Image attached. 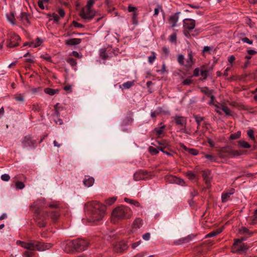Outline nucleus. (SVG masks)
Returning a JSON list of instances; mask_svg holds the SVG:
<instances>
[{
	"mask_svg": "<svg viewBox=\"0 0 257 257\" xmlns=\"http://www.w3.org/2000/svg\"><path fill=\"white\" fill-rule=\"evenodd\" d=\"M89 214V221L96 222L101 220L105 213L106 206L99 203L96 201H93L87 204Z\"/></svg>",
	"mask_w": 257,
	"mask_h": 257,
	"instance_id": "1",
	"label": "nucleus"
},
{
	"mask_svg": "<svg viewBox=\"0 0 257 257\" xmlns=\"http://www.w3.org/2000/svg\"><path fill=\"white\" fill-rule=\"evenodd\" d=\"M130 211V208L123 205L116 207L112 212V220L115 221L116 220H121L129 218L131 216V215L128 214Z\"/></svg>",
	"mask_w": 257,
	"mask_h": 257,
	"instance_id": "2",
	"label": "nucleus"
},
{
	"mask_svg": "<svg viewBox=\"0 0 257 257\" xmlns=\"http://www.w3.org/2000/svg\"><path fill=\"white\" fill-rule=\"evenodd\" d=\"M24 248L29 250L44 251L48 248L47 245L41 242H37L35 240H29L25 242Z\"/></svg>",
	"mask_w": 257,
	"mask_h": 257,
	"instance_id": "3",
	"label": "nucleus"
},
{
	"mask_svg": "<svg viewBox=\"0 0 257 257\" xmlns=\"http://www.w3.org/2000/svg\"><path fill=\"white\" fill-rule=\"evenodd\" d=\"M244 240L245 239L243 238L235 240L232 248L233 252L240 253L247 250V245L242 243V241Z\"/></svg>",
	"mask_w": 257,
	"mask_h": 257,
	"instance_id": "4",
	"label": "nucleus"
},
{
	"mask_svg": "<svg viewBox=\"0 0 257 257\" xmlns=\"http://www.w3.org/2000/svg\"><path fill=\"white\" fill-rule=\"evenodd\" d=\"M95 11L86 7L83 8L80 12V17L87 21L91 20L95 16Z\"/></svg>",
	"mask_w": 257,
	"mask_h": 257,
	"instance_id": "5",
	"label": "nucleus"
},
{
	"mask_svg": "<svg viewBox=\"0 0 257 257\" xmlns=\"http://www.w3.org/2000/svg\"><path fill=\"white\" fill-rule=\"evenodd\" d=\"M21 144L23 148H35L36 146V141L33 139L31 135H28L22 139Z\"/></svg>",
	"mask_w": 257,
	"mask_h": 257,
	"instance_id": "6",
	"label": "nucleus"
},
{
	"mask_svg": "<svg viewBox=\"0 0 257 257\" xmlns=\"http://www.w3.org/2000/svg\"><path fill=\"white\" fill-rule=\"evenodd\" d=\"M51 209L49 212H47V215L51 217L54 221L56 220L59 216V213L57 210H53L54 208H57L59 206L58 204L53 203L47 205Z\"/></svg>",
	"mask_w": 257,
	"mask_h": 257,
	"instance_id": "7",
	"label": "nucleus"
},
{
	"mask_svg": "<svg viewBox=\"0 0 257 257\" xmlns=\"http://www.w3.org/2000/svg\"><path fill=\"white\" fill-rule=\"evenodd\" d=\"M20 37L15 34H10L8 41L7 47L13 48L18 46Z\"/></svg>",
	"mask_w": 257,
	"mask_h": 257,
	"instance_id": "8",
	"label": "nucleus"
},
{
	"mask_svg": "<svg viewBox=\"0 0 257 257\" xmlns=\"http://www.w3.org/2000/svg\"><path fill=\"white\" fill-rule=\"evenodd\" d=\"M75 247V250L81 251L84 250L88 245V242L86 240L83 239H78L74 240Z\"/></svg>",
	"mask_w": 257,
	"mask_h": 257,
	"instance_id": "9",
	"label": "nucleus"
},
{
	"mask_svg": "<svg viewBox=\"0 0 257 257\" xmlns=\"http://www.w3.org/2000/svg\"><path fill=\"white\" fill-rule=\"evenodd\" d=\"M64 250L67 253H71L75 250V243L74 240H68L63 244Z\"/></svg>",
	"mask_w": 257,
	"mask_h": 257,
	"instance_id": "10",
	"label": "nucleus"
},
{
	"mask_svg": "<svg viewBox=\"0 0 257 257\" xmlns=\"http://www.w3.org/2000/svg\"><path fill=\"white\" fill-rule=\"evenodd\" d=\"M235 192V190L233 188L230 189L229 191L224 192L221 195V202L225 203L227 201L231 200V195H233Z\"/></svg>",
	"mask_w": 257,
	"mask_h": 257,
	"instance_id": "11",
	"label": "nucleus"
},
{
	"mask_svg": "<svg viewBox=\"0 0 257 257\" xmlns=\"http://www.w3.org/2000/svg\"><path fill=\"white\" fill-rule=\"evenodd\" d=\"M174 119L177 125H181L184 127V128L181 130V132L184 133L187 122L186 118L180 116H175L174 117Z\"/></svg>",
	"mask_w": 257,
	"mask_h": 257,
	"instance_id": "12",
	"label": "nucleus"
},
{
	"mask_svg": "<svg viewBox=\"0 0 257 257\" xmlns=\"http://www.w3.org/2000/svg\"><path fill=\"white\" fill-rule=\"evenodd\" d=\"M195 26V20L191 19H185L183 21V27L189 30H193Z\"/></svg>",
	"mask_w": 257,
	"mask_h": 257,
	"instance_id": "13",
	"label": "nucleus"
},
{
	"mask_svg": "<svg viewBox=\"0 0 257 257\" xmlns=\"http://www.w3.org/2000/svg\"><path fill=\"white\" fill-rule=\"evenodd\" d=\"M229 151L230 148L229 147L221 148L218 150V156L222 159L230 158Z\"/></svg>",
	"mask_w": 257,
	"mask_h": 257,
	"instance_id": "14",
	"label": "nucleus"
},
{
	"mask_svg": "<svg viewBox=\"0 0 257 257\" xmlns=\"http://www.w3.org/2000/svg\"><path fill=\"white\" fill-rule=\"evenodd\" d=\"M195 60L193 58V53L191 51H189L187 58L185 60V67L190 68L195 63Z\"/></svg>",
	"mask_w": 257,
	"mask_h": 257,
	"instance_id": "15",
	"label": "nucleus"
},
{
	"mask_svg": "<svg viewBox=\"0 0 257 257\" xmlns=\"http://www.w3.org/2000/svg\"><path fill=\"white\" fill-rule=\"evenodd\" d=\"M180 14V12H177L169 17L168 21L172 27H175L177 26L176 24L178 21Z\"/></svg>",
	"mask_w": 257,
	"mask_h": 257,
	"instance_id": "16",
	"label": "nucleus"
},
{
	"mask_svg": "<svg viewBox=\"0 0 257 257\" xmlns=\"http://www.w3.org/2000/svg\"><path fill=\"white\" fill-rule=\"evenodd\" d=\"M114 248L116 252H122L127 249V246L124 242L122 241L116 243Z\"/></svg>",
	"mask_w": 257,
	"mask_h": 257,
	"instance_id": "17",
	"label": "nucleus"
},
{
	"mask_svg": "<svg viewBox=\"0 0 257 257\" xmlns=\"http://www.w3.org/2000/svg\"><path fill=\"white\" fill-rule=\"evenodd\" d=\"M94 178L89 176H85L83 181L84 185L87 187L92 186L94 183Z\"/></svg>",
	"mask_w": 257,
	"mask_h": 257,
	"instance_id": "18",
	"label": "nucleus"
},
{
	"mask_svg": "<svg viewBox=\"0 0 257 257\" xmlns=\"http://www.w3.org/2000/svg\"><path fill=\"white\" fill-rule=\"evenodd\" d=\"M81 40L79 38H72L65 41V44L67 45L75 46L79 44Z\"/></svg>",
	"mask_w": 257,
	"mask_h": 257,
	"instance_id": "19",
	"label": "nucleus"
},
{
	"mask_svg": "<svg viewBox=\"0 0 257 257\" xmlns=\"http://www.w3.org/2000/svg\"><path fill=\"white\" fill-rule=\"evenodd\" d=\"M156 145L158 147V149L161 151V149L165 150L169 146L168 142L166 140H163L161 141H156Z\"/></svg>",
	"mask_w": 257,
	"mask_h": 257,
	"instance_id": "20",
	"label": "nucleus"
},
{
	"mask_svg": "<svg viewBox=\"0 0 257 257\" xmlns=\"http://www.w3.org/2000/svg\"><path fill=\"white\" fill-rule=\"evenodd\" d=\"M43 42V41L42 39L40 38H37L36 40L29 42V46L33 48H36L39 46H40L42 43Z\"/></svg>",
	"mask_w": 257,
	"mask_h": 257,
	"instance_id": "21",
	"label": "nucleus"
},
{
	"mask_svg": "<svg viewBox=\"0 0 257 257\" xmlns=\"http://www.w3.org/2000/svg\"><path fill=\"white\" fill-rule=\"evenodd\" d=\"M29 16L27 13L25 12L21 13L19 18L22 22L24 24H29Z\"/></svg>",
	"mask_w": 257,
	"mask_h": 257,
	"instance_id": "22",
	"label": "nucleus"
},
{
	"mask_svg": "<svg viewBox=\"0 0 257 257\" xmlns=\"http://www.w3.org/2000/svg\"><path fill=\"white\" fill-rule=\"evenodd\" d=\"M152 145L156 146L157 148H156L151 146L149 148V151L152 155H156L158 154L160 151L158 149V147L156 144L153 143Z\"/></svg>",
	"mask_w": 257,
	"mask_h": 257,
	"instance_id": "23",
	"label": "nucleus"
},
{
	"mask_svg": "<svg viewBox=\"0 0 257 257\" xmlns=\"http://www.w3.org/2000/svg\"><path fill=\"white\" fill-rule=\"evenodd\" d=\"M230 158H234L239 156L243 154L242 151L233 150L230 148Z\"/></svg>",
	"mask_w": 257,
	"mask_h": 257,
	"instance_id": "24",
	"label": "nucleus"
},
{
	"mask_svg": "<svg viewBox=\"0 0 257 257\" xmlns=\"http://www.w3.org/2000/svg\"><path fill=\"white\" fill-rule=\"evenodd\" d=\"M143 225V220L138 218L133 222V227L135 229L140 228Z\"/></svg>",
	"mask_w": 257,
	"mask_h": 257,
	"instance_id": "25",
	"label": "nucleus"
},
{
	"mask_svg": "<svg viewBox=\"0 0 257 257\" xmlns=\"http://www.w3.org/2000/svg\"><path fill=\"white\" fill-rule=\"evenodd\" d=\"M145 173L143 171H139L136 172L134 175V177L135 180L139 181L144 179Z\"/></svg>",
	"mask_w": 257,
	"mask_h": 257,
	"instance_id": "26",
	"label": "nucleus"
},
{
	"mask_svg": "<svg viewBox=\"0 0 257 257\" xmlns=\"http://www.w3.org/2000/svg\"><path fill=\"white\" fill-rule=\"evenodd\" d=\"M124 200L126 203L133 204L135 206L142 208V206L140 203L136 200H132L128 198H124Z\"/></svg>",
	"mask_w": 257,
	"mask_h": 257,
	"instance_id": "27",
	"label": "nucleus"
},
{
	"mask_svg": "<svg viewBox=\"0 0 257 257\" xmlns=\"http://www.w3.org/2000/svg\"><path fill=\"white\" fill-rule=\"evenodd\" d=\"M238 144L240 147L244 149H249L251 147V146L247 142L244 140H240L238 141Z\"/></svg>",
	"mask_w": 257,
	"mask_h": 257,
	"instance_id": "28",
	"label": "nucleus"
},
{
	"mask_svg": "<svg viewBox=\"0 0 257 257\" xmlns=\"http://www.w3.org/2000/svg\"><path fill=\"white\" fill-rule=\"evenodd\" d=\"M44 92L49 95H53L58 92V90L50 88H46L45 89Z\"/></svg>",
	"mask_w": 257,
	"mask_h": 257,
	"instance_id": "29",
	"label": "nucleus"
},
{
	"mask_svg": "<svg viewBox=\"0 0 257 257\" xmlns=\"http://www.w3.org/2000/svg\"><path fill=\"white\" fill-rule=\"evenodd\" d=\"M184 56L182 54H179L178 56L177 61L179 64L182 66L185 67V61H184Z\"/></svg>",
	"mask_w": 257,
	"mask_h": 257,
	"instance_id": "30",
	"label": "nucleus"
},
{
	"mask_svg": "<svg viewBox=\"0 0 257 257\" xmlns=\"http://www.w3.org/2000/svg\"><path fill=\"white\" fill-rule=\"evenodd\" d=\"M241 136V132L238 131L235 133H233L230 135L229 137V139L230 140H233L239 138Z\"/></svg>",
	"mask_w": 257,
	"mask_h": 257,
	"instance_id": "31",
	"label": "nucleus"
},
{
	"mask_svg": "<svg viewBox=\"0 0 257 257\" xmlns=\"http://www.w3.org/2000/svg\"><path fill=\"white\" fill-rule=\"evenodd\" d=\"M7 18L8 20L13 25L16 24L15 22V17L13 13H11L10 14L7 15Z\"/></svg>",
	"mask_w": 257,
	"mask_h": 257,
	"instance_id": "32",
	"label": "nucleus"
},
{
	"mask_svg": "<svg viewBox=\"0 0 257 257\" xmlns=\"http://www.w3.org/2000/svg\"><path fill=\"white\" fill-rule=\"evenodd\" d=\"M247 135L248 138L252 141H255V137L254 136V131L252 129H249L247 131Z\"/></svg>",
	"mask_w": 257,
	"mask_h": 257,
	"instance_id": "33",
	"label": "nucleus"
},
{
	"mask_svg": "<svg viewBox=\"0 0 257 257\" xmlns=\"http://www.w3.org/2000/svg\"><path fill=\"white\" fill-rule=\"evenodd\" d=\"M100 56L102 59H106L108 58V55L106 52L105 48H102L100 50Z\"/></svg>",
	"mask_w": 257,
	"mask_h": 257,
	"instance_id": "34",
	"label": "nucleus"
},
{
	"mask_svg": "<svg viewBox=\"0 0 257 257\" xmlns=\"http://www.w3.org/2000/svg\"><path fill=\"white\" fill-rule=\"evenodd\" d=\"M116 197H112L109 198L106 200L105 203L107 205H111L116 201Z\"/></svg>",
	"mask_w": 257,
	"mask_h": 257,
	"instance_id": "35",
	"label": "nucleus"
},
{
	"mask_svg": "<svg viewBox=\"0 0 257 257\" xmlns=\"http://www.w3.org/2000/svg\"><path fill=\"white\" fill-rule=\"evenodd\" d=\"M156 58V54L154 52H152V55L148 57V62L150 64H153Z\"/></svg>",
	"mask_w": 257,
	"mask_h": 257,
	"instance_id": "36",
	"label": "nucleus"
},
{
	"mask_svg": "<svg viewBox=\"0 0 257 257\" xmlns=\"http://www.w3.org/2000/svg\"><path fill=\"white\" fill-rule=\"evenodd\" d=\"M221 109L227 115H230V110L229 108L224 105L221 104Z\"/></svg>",
	"mask_w": 257,
	"mask_h": 257,
	"instance_id": "37",
	"label": "nucleus"
},
{
	"mask_svg": "<svg viewBox=\"0 0 257 257\" xmlns=\"http://www.w3.org/2000/svg\"><path fill=\"white\" fill-rule=\"evenodd\" d=\"M165 125H164L161 126L159 128H155V131L156 132L157 135L159 136L161 135H162L164 133V129L165 128Z\"/></svg>",
	"mask_w": 257,
	"mask_h": 257,
	"instance_id": "38",
	"label": "nucleus"
},
{
	"mask_svg": "<svg viewBox=\"0 0 257 257\" xmlns=\"http://www.w3.org/2000/svg\"><path fill=\"white\" fill-rule=\"evenodd\" d=\"M222 231L221 230H218L217 231H213L206 235V237H211L216 236L217 234L220 233Z\"/></svg>",
	"mask_w": 257,
	"mask_h": 257,
	"instance_id": "39",
	"label": "nucleus"
},
{
	"mask_svg": "<svg viewBox=\"0 0 257 257\" xmlns=\"http://www.w3.org/2000/svg\"><path fill=\"white\" fill-rule=\"evenodd\" d=\"M134 84V81H127L122 84L124 88L128 89L131 87Z\"/></svg>",
	"mask_w": 257,
	"mask_h": 257,
	"instance_id": "40",
	"label": "nucleus"
},
{
	"mask_svg": "<svg viewBox=\"0 0 257 257\" xmlns=\"http://www.w3.org/2000/svg\"><path fill=\"white\" fill-rule=\"evenodd\" d=\"M34 255V252L32 250H27L23 253L24 257H32Z\"/></svg>",
	"mask_w": 257,
	"mask_h": 257,
	"instance_id": "41",
	"label": "nucleus"
},
{
	"mask_svg": "<svg viewBox=\"0 0 257 257\" xmlns=\"http://www.w3.org/2000/svg\"><path fill=\"white\" fill-rule=\"evenodd\" d=\"M25 184L23 182L21 181H18L16 183V188L17 189H23L25 187Z\"/></svg>",
	"mask_w": 257,
	"mask_h": 257,
	"instance_id": "42",
	"label": "nucleus"
},
{
	"mask_svg": "<svg viewBox=\"0 0 257 257\" xmlns=\"http://www.w3.org/2000/svg\"><path fill=\"white\" fill-rule=\"evenodd\" d=\"M186 174L190 180H193L196 178V175L192 171H188Z\"/></svg>",
	"mask_w": 257,
	"mask_h": 257,
	"instance_id": "43",
	"label": "nucleus"
},
{
	"mask_svg": "<svg viewBox=\"0 0 257 257\" xmlns=\"http://www.w3.org/2000/svg\"><path fill=\"white\" fill-rule=\"evenodd\" d=\"M67 62L70 64L72 66H75L77 64L76 60L72 58H69L66 60Z\"/></svg>",
	"mask_w": 257,
	"mask_h": 257,
	"instance_id": "44",
	"label": "nucleus"
},
{
	"mask_svg": "<svg viewBox=\"0 0 257 257\" xmlns=\"http://www.w3.org/2000/svg\"><path fill=\"white\" fill-rule=\"evenodd\" d=\"M177 40V35L175 32L169 36V41L172 43H175Z\"/></svg>",
	"mask_w": 257,
	"mask_h": 257,
	"instance_id": "45",
	"label": "nucleus"
},
{
	"mask_svg": "<svg viewBox=\"0 0 257 257\" xmlns=\"http://www.w3.org/2000/svg\"><path fill=\"white\" fill-rule=\"evenodd\" d=\"M204 157L207 159H209L211 162H215L216 160V158L214 156L206 154L204 156Z\"/></svg>",
	"mask_w": 257,
	"mask_h": 257,
	"instance_id": "46",
	"label": "nucleus"
},
{
	"mask_svg": "<svg viewBox=\"0 0 257 257\" xmlns=\"http://www.w3.org/2000/svg\"><path fill=\"white\" fill-rule=\"evenodd\" d=\"M195 119L197 123L198 124V127L200 124V122L203 120V117L199 115H196L195 116ZM198 129V127H197Z\"/></svg>",
	"mask_w": 257,
	"mask_h": 257,
	"instance_id": "47",
	"label": "nucleus"
},
{
	"mask_svg": "<svg viewBox=\"0 0 257 257\" xmlns=\"http://www.w3.org/2000/svg\"><path fill=\"white\" fill-rule=\"evenodd\" d=\"M208 71L207 70H201L200 75L204 79H205L208 76Z\"/></svg>",
	"mask_w": 257,
	"mask_h": 257,
	"instance_id": "48",
	"label": "nucleus"
},
{
	"mask_svg": "<svg viewBox=\"0 0 257 257\" xmlns=\"http://www.w3.org/2000/svg\"><path fill=\"white\" fill-rule=\"evenodd\" d=\"M240 232L241 233L252 234V232H250L249 229L245 227H241L240 229Z\"/></svg>",
	"mask_w": 257,
	"mask_h": 257,
	"instance_id": "49",
	"label": "nucleus"
},
{
	"mask_svg": "<svg viewBox=\"0 0 257 257\" xmlns=\"http://www.w3.org/2000/svg\"><path fill=\"white\" fill-rule=\"evenodd\" d=\"M1 179L4 181H8L10 179V176L8 174H4L1 176Z\"/></svg>",
	"mask_w": 257,
	"mask_h": 257,
	"instance_id": "50",
	"label": "nucleus"
},
{
	"mask_svg": "<svg viewBox=\"0 0 257 257\" xmlns=\"http://www.w3.org/2000/svg\"><path fill=\"white\" fill-rule=\"evenodd\" d=\"M241 40L242 42H243V43H247V44H248L249 45H252V43H253L252 41V40H250L247 37L242 38Z\"/></svg>",
	"mask_w": 257,
	"mask_h": 257,
	"instance_id": "51",
	"label": "nucleus"
},
{
	"mask_svg": "<svg viewBox=\"0 0 257 257\" xmlns=\"http://www.w3.org/2000/svg\"><path fill=\"white\" fill-rule=\"evenodd\" d=\"M188 152L189 154L193 155L194 156H196L198 154V151L194 149H189L188 150Z\"/></svg>",
	"mask_w": 257,
	"mask_h": 257,
	"instance_id": "52",
	"label": "nucleus"
},
{
	"mask_svg": "<svg viewBox=\"0 0 257 257\" xmlns=\"http://www.w3.org/2000/svg\"><path fill=\"white\" fill-rule=\"evenodd\" d=\"M162 10V7L160 5H158L157 7L154 10V15L157 16L160 10Z\"/></svg>",
	"mask_w": 257,
	"mask_h": 257,
	"instance_id": "53",
	"label": "nucleus"
},
{
	"mask_svg": "<svg viewBox=\"0 0 257 257\" xmlns=\"http://www.w3.org/2000/svg\"><path fill=\"white\" fill-rule=\"evenodd\" d=\"M95 3V0H88L86 6V7L92 9V7Z\"/></svg>",
	"mask_w": 257,
	"mask_h": 257,
	"instance_id": "54",
	"label": "nucleus"
},
{
	"mask_svg": "<svg viewBox=\"0 0 257 257\" xmlns=\"http://www.w3.org/2000/svg\"><path fill=\"white\" fill-rule=\"evenodd\" d=\"M247 54L249 55H254L257 53V51L254 50L248 49L246 51Z\"/></svg>",
	"mask_w": 257,
	"mask_h": 257,
	"instance_id": "55",
	"label": "nucleus"
},
{
	"mask_svg": "<svg viewBox=\"0 0 257 257\" xmlns=\"http://www.w3.org/2000/svg\"><path fill=\"white\" fill-rule=\"evenodd\" d=\"M162 51L166 56H168L169 55L170 52L169 48L166 47H164L162 48Z\"/></svg>",
	"mask_w": 257,
	"mask_h": 257,
	"instance_id": "56",
	"label": "nucleus"
},
{
	"mask_svg": "<svg viewBox=\"0 0 257 257\" xmlns=\"http://www.w3.org/2000/svg\"><path fill=\"white\" fill-rule=\"evenodd\" d=\"M15 99L17 101L23 102L24 101V98L22 94H20L18 96L15 97Z\"/></svg>",
	"mask_w": 257,
	"mask_h": 257,
	"instance_id": "57",
	"label": "nucleus"
},
{
	"mask_svg": "<svg viewBox=\"0 0 257 257\" xmlns=\"http://www.w3.org/2000/svg\"><path fill=\"white\" fill-rule=\"evenodd\" d=\"M150 233L149 232L146 233L143 235V238L145 240H148L150 238Z\"/></svg>",
	"mask_w": 257,
	"mask_h": 257,
	"instance_id": "58",
	"label": "nucleus"
},
{
	"mask_svg": "<svg viewBox=\"0 0 257 257\" xmlns=\"http://www.w3.org/2000/svg\"><path fill=\"white\" fill-rule=\"evenodd\" d=\"M192 82V80L191 79H186L183 80V84L185 85H188Z\"/></svg>",
	"mask_w": 257,
	"mask_h": 257,
	"instance_id": "59",
	"label": "nucleus"
},
{
	"mask_svg": "<svg viewBox=\"0 0 257 257\" xmlns=\"http://www.w3.org/2000/svg\"><path fill=\"white\" fill-rule=\"evenodd\" d=\"M200 74V71L199 68H196L193 71V75L194 76L197 77Z\"/></svg>",
	"mask_w": 257,
	"mask_h": 257,
	"instance_id": "60",
	"label": "nucleus"
},
{
	"mask_svg": "<svg viewBox=\"0 0 257 257\" xmlns=\"http://www.w3.org/2000/svg\"><path fill=\"white\" fill-rule=\"evenodd\" d=\"M235 60V57L233 55L230 56L228 58V61L230 64H232Z\"/></svg>",
	"mask_w": 257,
	"mask_h": 257,
	"instance_id": "61",
	"label": "nucleus"
},
{
	"mask_svg": "<svg viewBox=\"0 0 257 257\" xmlns=\"http://www.w3.org/2000/svg\"><path fill=\"white\" fill-rule=\"evenodd\" d=\"M25 242L24 241H22L21 240H17L16 242V244L18 245H21L22 247L24 248V246L25 245Z\"/></svg>",
	"mask_w": 257,
	"mask_h": 257,
	"instance_id": "62",
	"label": "nucleus"
},
{
	"mask_svg": "<svg viewBox=\"0 0 257 257\" xmlns=\"http://www.w3.org/2000/svg\"><path fill=\"white\" fill-rule=\"evenodd\" d=\"M53 19L54 20V21L55 22H58L59 21V19H60V17L57 14H54L53 15Z\"/></svg>",
	"mask_w": 257,
	"mask_h": 257,
	"instance_id": "63",
	"label": "nucleus"
},
{
	"mask_svg": "<svg viewBox=\"0 0 257 257\" xmlns=\"http://www.w3.org/2000/svg\"><path fill=\"white\" fill-rule=\"evenodd\" d=\"M64 89L67 92H71V86L70 85H67L64 87Z\"/></svg>",
	"mask_w": 257,
	"mask_h": 257,
	"instance_id": "64",
	"label": "nucleus"
}]
</instances>
